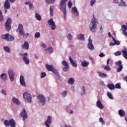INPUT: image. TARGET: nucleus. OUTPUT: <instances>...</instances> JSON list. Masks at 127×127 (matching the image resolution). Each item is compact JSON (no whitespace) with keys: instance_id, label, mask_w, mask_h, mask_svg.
<instances>
[{"instance_id":"f257e3e1","label":"nucleus","mask_w":127,"mask_h":127,"mask_svg":"<svg viewBox=\"0 0 127 127\" xmlns=\"http://www.w3.org/2000/svg\"><path fill=\"white\" fill-rule=\"evenodd\" d=\"M93 18L92 19L90 24H89V28L90 31L92 32H96V30L98 27H97V24L98 23V19L95 17V15H93Z\"/></svg>"},{"instance_id":"f03ea898","label":"nucleus","mask_w":127,"mask_h":127,"mask_svg":"<svg viewBox=\"0 0 127 127\" xmlns=\"http://www.w3.org/2000/svg\"><path fill=\"white\" fill-rule=\"evenodd\" d=\"M68 0H61L60 2V9L64 13V17L66 20L67 16V10L66 9V2Z\"/></svg>"},{"instance_id":"7ed1b4c3","label":"nucleus","mask_w":127,"mask_h":127,"mask_svg":"<svg viewBox=\"0 0 127 127\" xmlns=\"http://www.w3.org/2000/svg\"><path fill=\"white\" fill-rule=\"evenodd\" d=\"M23 97L25 103H26L27 104H30L32 101V98L30 96V94L28 93L27 92H25L23 93Z\"/></svg>"},{"instance_id":"20e7f679","label":"nucleus","mask_w":127,"mask_h":127,"mask_svg":"<svg viewBox=\"0 0 127 127\" xmlns=\"http://www.w3.org/2000/svg\"><path fill=\"white\" fill-rule=\"evenodd\" d=\"M19 56H22L23 61L24 63L26 64V65L29 64V63H30V61H29V59L28 57H27V56H28V54L27 53H25L24 54L20 53L19 54Z\"/></svg>"},{"instance_id":"39448f33","label":"nucleus","mask_w":127,"mask_h":127,"mask_svg":"<svg viewBox=\"0 0 127 127\" xmlns=\"http://www.w3.org/2000/svg\"><path fill=\"white\" fill-rule=\"evenodd\" d=\"M8 75L11 82L14 81V76H15V72L13 71V69L9 68L8 69Z\"/></svg>"},{"instance_id":"423d86ee","label":"nucleus","mask_w":127,"mask_h":127,"mask_svg":"<svg viewBox=\"0 0 127 127\" xmlns=\"http://www.w3.org/2000/svg\"><path fill=\"white\" fill-rule=\"evenodd\" d=\"M12 22V20H11V18H8L6 22L4 24L5 29L7 31H9L10 30V28H11V23Z\"/></svg>"},{"instance_id":"0eeeda50","label":"nucleus","mask_w":127,"mask_h":127,"mask_svg":"<svg viewBox=\"0 0 127 127\" xmlns=\"http://www.w3.org/2000/svg\"><path fill=\"white\" fill-rule=\"evenodd\" d=\"M115 64L116 66H118L116 69L117 72H118V73L122 72V71H123V69H124V66H123L122 61H119L118 62H115Z\"/></svg>"},{"instance_id":"6e6552de","label":"nucleus","mask_w":127,"mask_h":127,"mask_svg":"<svg viewBox=\"0 0 127 127\" xmlns=\"http://www.w3.org/2000/svg\"><path fill=\"white\" fill-rule=\"evenodd\" d=\"M38 100H39L40 104L42 106H45L46 104V100H45V97L42 95H39L37 97Z\"/></svg>"},{"instance_id":"1a4fd4ad","label":"nucleus","mask_w":127,"mask_h":127,"mask_svg":"<svg viewBox=\"0 0 127 127\" xmlns=\"http://www.w3.org/2000/svg\"><path fill=\"white\" fill-rule=\"evenodd\" d=\"M48 23L49 24V25H51V29L52 30H55V28H56V25L53 20V18H51V19H49L48 21Z\"/></svg>"},{"instance_id":"9d476101","label":"nucleus","mask_w":127,"mask_h":127,"mask_svg":"<svg viewBox=\"0 0 127 127\" xmlns=\"http://www.w3.org/2000/svg\"><path fill=\"white\" fill-rule=\"evenodd\" d=\"M87 48L89 50H94L95 48L94 47V45L93 44V41L91 38V37H89L88 38V43L87 44Z\"/></svg>"},{"instance_id":"9b49d317","label":"nucleus","mask_w":127,"mask_h":127,"mask_svg":"<svg viewBox=\"0 0 127 127\" xmlns=\"http://www.w3.org/2000/svg\"><path fill=\"white\" fill-rule=\"evenodd\" d=\"M19 116L21 118H22L23 121H25L27 119V113L25 109H23V111L20 113Z\"/></svg>"},{"instance_id":"f8f14e48","label":"nucleus","mask_w":127,"mask_h":127,"mask_svg":"<svg viewBox=\"0 0 127 127\" xmlns=\"http://www.w3.org/2000/svg\"><path fill=\"white\" fill-rule=\"evenodd\" d=\"M17 30H18L19 33L20 35H23L24 32L23 31V25L22 24H19L18 25Z\"/></svg>"},{"instance_id":"ddd939ff","label":"nucleus","mask_w":127,"mask_h":127,"mask_svg":"<svg viewBox=\"0 0 127 127\" xmlns=\"http://www.w3.org/2000/svg\"><path fill=\"white\" fill-rule=\"evenodd\" d=\"M19 80L20 83L21 84V86H22L23 87H25V86H26V84H25L24 76L23 75H20Z\"/></svg>"},{"instance_id":"4468645a","label":"nucleus","mask_w":127,"mask_h":127,"mask_svg":"<svg viewBox=\"0 0 127 127\" xmlns=\"http://www.w3.org/2000/svg\"><path fill=\"white\" fill-rule=\"evenodd\" d=\"M0 79L2 80L4 82H6L7 80V75L5 73H2L0 75Z\"/></svg>"},{"instance_id":"2eb2a0df","label":"nucleus","mask_w":127,"mask_h":127,"mask_svg":"<svg viewBox=\"0 0 127 127\" xmlns=\"http://www.w3.org/2000/svg\"><path fill=\"white\" fill-rule=\"evenodd\" d=\"M69 59L70 62V64H71L72 67H75V68L77 67V63L74 62V60L72 59V57L71 56L69 57Z\"/></svg>"},{"instance_id":"dca6fc26","label":"nucleus","mask_w":127,"mask_h":127,"mask_svg":"<svg viewBox=\"0 0 127 127\" xmlns=\"http://www.w3.org/2000/svg\"><path fill=\"white\" fill-rule=\"evenodd\" d=\"M4 8L9 9L10 8V3L8 0H6L4 3Z\"/></svg>"},{"instance_id":"f3484780","label":"nucleus","mask_w":127,"mask_h":127,"mask_svg":"<svg viewBox=\"0 0 127 127\" xmlns=\"http://www.w3.org/2000/svg\"><path fill=\"white\" fill-rule=\"evenodd\" d=\"M96 106L99 109H100V110H103L104 109V105L102 104L100 99H98V101L96 102Z\"/></svg>"},{"instance_id":"a211bd4d","label":"nucleus","mask_w":127,"mask_h":127,"mask_svg":"<svg viewBox=\"0 0 127 127\" xmlns=\"http://www.w3.org/2000/svg\"><path fill=\"white\" fill-rule=\"evenodd\" d=\"M73 109H74V106H73V104H69L66 107V110L67 113H69V111H70L71 110H73Z\"/></svg>"},{"instance_id":"6ab92c4d","label":"nucleus","mask_w":127,"mask_h":127,"mask_svg":"<svg viewBox=\"0 0 127 127\" xmlns=\"http://www.w3.org/2000/svg\"><path fill=\"white\" fill-rule=\"evenodd\" d=\"M72 11H73V13L74 14V15L75 16H78L79 15V12L78 11V10L77 9V7H73L71 9Z\"/></svg>"},{"instance_id":"aec40b11","label":"nucleus","mask_w":127,"mask_h":127,"mask_svg":"<svg viewBox=\"0 0 127 127\" xmlns=\"http://www.w3.org/2000/svg\"><path fill=\"white\" fill-rule=\"evenodd\" d=\"M99 77H100V78H107V74L105 73H103L101 71H98L97 72Z\"/></svg>"},{"instance_id":"412c9836","label":"nucleus","mask_w":127,"mask_h":127,"mask_svg":"<svg viewBox=\"0 0 127 127\" xmlns=\"http://www.w3.org/2000/svg\"><path fill=\"white\" fill-rule=\"evenodd\" d=\"M89 64H90V62L88 61H84L81 62V65L82 67H88Z\"/></svg>"},{"instance_id":"4be33fe9","label":"nucleus","mask_w":127,"mask_h":127,"mask_svg":"<svg viewBox=\"0 0 127 127\" xmlns=\"http://www.w3.org/2000/svg\"><path fill=\"white\" fill-rule=\"evenodd\" d=\"M12 102L16 105H20V101L15 97H13L12 98Z\"/></svg>"},{"instance_id":"5701e85b","label":"nucleus","mask_w":127,"mask_h":127,"mask_svg":"<svg viewBox=\"0 0 127 127\" xmlns=\"http://www.w3.org/2000/svg\"><path fill=\"white\" fill-rule=\"evenodd\" d=\"M9 126L11 127H16L15 121H14V120H13V119L9 120Z\"/></svg>"},{"instance_id":"b1692460","label":"nucleus","mask_w":127,"mask_h":127,"mask_svg":"<svg viewBox=\"0 0 127 127\" xmlns=\"http://www.w3.org/2000/svg\"><path fill=\"white\" fill-rule=\"evenodd\" d=\"M45 51L47 54L50 53V54H51L52 53H53V49L52 48V47H50L48 48L47 49L45 50Z\"/></svg>"},{"instance_id":"393cba45","label":"nucleus","mask_w":127,"mask_h":127,"mask_svg":"<svg viewBox=\"0 0 127 127\" xmlns=\"http://www.w3.org/2000/svg\"><path fill=\"white\" fill-rule=\"evenodd\" d=\"M118 114L121 118H123V117H125L126 116V113L123 110H120L118 111Z\"/></svg>"},{"instance_id":"a878e982","label":"nucleus","mask_w":127,"mask_h":127,"mask_svg":"<svg viewBox=\"0 0 127 127\" xmlns=\"http://www.w3.org/2000/svg\"><path fill=\"white\" fill-rule=\"evenodd\" d=\"M67 83L69 85H73V84L75 83V79L73 77L69 78L68 79Z\"/></svg>"},{"instance_id":"bb28decb","label":"nucleus","mask_w":127,"mask_h":127,"mask_svg":"<svg viewBox=\"0 0 127 127\" xmlns=\"http://www.w3.org/2000/svg\"><path fill=\"white\" fill-rule=\"evenodd\" d=\"M22 47L23 49H28V48H29V44H28V42H25L24 44L22 45Z\"/></svg>"},{"instance_id":"cd10ccee","label":"nucleus","mask_w":127,"mask_h":127,"mask_svg":"<svg viewBox=\"0 0 127 127\" xmlns=\"http://www.w3.org/2000/svg\"><path fill=\"white\" fill-rule=\"evenodd\" d=\"M123 56L125 59H127V48L124 49L122 51Z\"/></svg>"},{"instance_id":"c85d7f7f","label":"nucleus","mask_w":127,"mask_h":127,"mask_svg":"<svg viewBox=\"0 0 127 127\" xmlns=\"http://www.w3.org/2000/svg\"><path fill=\"white\" fill-rule=\"evenodd\" d=\"M77 39L79 40H83V41H84V40H85V36L83 34H80L77 35Z\"/></svg>"},{"instance_id":"c756f323","label":"nucleus","mask_w":127,"mask_h":127,"mask_svg":"<svg viewBox=\"0 0 127 127\" xmlns=\"http://www.w3.org/2000/svg\"><path fill=\"white\" fill-rule=\"evenodd\" d=\"M46 67L47 68V70H48V71H52L53 72V71H54V69L53 68V67L52 66V65H49V64H46Z\"/></svg>"},{"instance_id":"7c9ffc66","label":"nucleus","mask_w":127,"mask_h":127,"mask_svg":"<svg viewBox=\"0 0 127 127\" xmlns=\"http://www.w3.org/2000/svg\"><path fill=\"white\" fill-rule=\"evenodd\" d=\"M35 16L39 21H41L42 20V17H41V15L37 13H36L35 14Z\"/></svg>"},{"instance_id":"2f4dec72","label":"nucleus","mask_w":127,"mask_h":127,"mask_svg":"<svg viewBox=\"0 0 127 127\" xmlns=\"http://www.w3.org/2000/svg\"><path fill=\"white\" fill-rule=\"evenodd\" d=\"M9 37V34H5L4 35H2L1 36V38H2V39H5V40H6V41H8Z\"/></svg>"},{"instance_id":"473e14b6","label":"nucleus","mask_w":127,"mask_h":127,"mask_svg":"<svg viewBox=\"0 0 127 127\" xmlns=\"http://www.w3.org/2000/svg\"><path fill=\"white\" fill-rule=\"evenodd\" d=\"M112 38L114 44H115V45H120V44H121V42H120L119 40H116V39H115V38L113 36H112Z\"/></svg>"},{"instance_id":"72a5a7b5","label":"nucleus","mask_w":127,"mask_h":127,"mask_svg":"<svg viewBox=\"0 0 127 127\" xmlns=\"http://www.w3.org/2000/svg\"><path fill=\"white\" fill-rule=\"evenodd\" d=\"M53 8H54V7L53 6H50V16H53V13L54 12V10H53Z\"/></svg>"},{"instance_id":"f704fd0d","label":"nucleus","mask_w":127,"mask_h":127,"mask_svg":"<svg viewBox=\"0 0 127 127\" xmlns=\"http://www.w3.org/2000/svg\"><path fill=\"white\" fill-rule=\"evenodd\" d=\"M119 6H127V3L124 1V0H121L120 3L119 4Z\"/></svg>"},{"instance_id":"c9c22d12","label":"nucleus","mask_w":127,"mask_h":127,"mask_svg":"<svg viewBox=\"0 0 127 127\" xmlns=\"http://www.w3.org/2000/svg\"><path fill=\"white\" fill-rule=\"evenodd\" d=\"M3 49H4V51L6 52V53H9V52H10V49H9L8 47L4 46Z\"/></svg>"},{"instance_id":"e433bc0d","label":"nucleus","mask_w":127,"mask_h":127,"mask_svg":"<svg viewBox=\"0 0 127 127\" xmlns=\"http://www.w3.org/2000/svg\"><path fill=\"white\" fill-rule=\"evenodd\" d=\"M61 95L62 98H66L67 96V91L66 90H64L62 92Z\"/></svg>"},{"instance_id":"4c0bfd02","label":"nucleus","mask_w":127,"mask_h":127,"mask_svg":"<svg viewBox=\"0 0 127 127\" xmlns=\"http://www.w3.org/2000/svg\"><path fill=\"white\" fill-rule=\"evenodd\" d=\"M107 87L110 90H114V89H115V85H114V84H108Z\"/></svg>"},{"instance_id":"58836bf2","label":"nucleus","mask_w":127,"mask_h":127,"mask_svg":"<svg viewBox=\"0 0 127 127\" xmlns=\"http://www.w3.org/2000/svg\"><path fill=\"white\" fill-rule=\"evenodd\" d=\"M107 95L108 98L110 99V100H113V99H114V98L113 97V95L112 94V93H111V92H107Z\"/></svg>"},{"instance_id":"ea45409f","label":"nucleus","mask_w":127,"mask_h":127,"mask_svg":"<svg viewBox=\"0 0 127 127\" xmlns=\"http://www.w3.org/2000/svg\"><path fill=\"white\" fill-rule=\"evenodd\" d=\"M69 68L70 67L69 66V65L64 66L63 68V70L64 71V72H68V71H69Z\"/></svg>"},{"instance_id":"a19ab883","label":"nucleus","mask_w":127,"mask_h":127,"mask_svg":"<svg viewBox=\"0 0 127 127\" xmlns=\"http://www.w3.org/2000/svg\"><path fill=\"white\" fill-rule=\"evenodd\" d=\"M46 3L48 4H51V3H54L55 2V0H45Z\"/></svg>"},{"instance_id":"79ce46f5","label":"nucleus","mask_w":127,"mask_h":127,"mask_svg":"<svg viewBox=\"0 0 127 127\" xmlns=\"http://www.w3.org/2000/svg\"><path fill=\"white\" fill-rule=\"evenodd\" d=\"M53 72L54 74H55V75L57 76V77H58V78H60V74H59V72H58V71H57V70L54 69Z\"/></svg>"},{"instance_id":"37998d69","label":"nucleus","mask_w":127,"mask_h":127,"mask_svg":"<svg viewBox=\"0 0 127 127\" xmlns=\"http://www.w3.org/2000/svg\"><path fill=\"white\" fill-rule=\"evenodd\" d=\"M4 125L6 127H9V121H8L7 120H5L4 121Z\"/></svg>"},{"instance_id":"c03bdc74","label":"nucleus","mask_w":127,"mask_h":127,"mask_svg":"<svg viewBox=\"0 0 127 127\" xmlns=\"http://www.w3.org/2000/svg\"><path fill=\"white\" fill-rule=\"evenodd\" d=\"M46 122H48L49 123H52V117L51 116H48L47 117V119Z\"/></svg>"},{"instance_id":"a18cd8bd","label":"nucleus","mask_w":127,"mask_h":127,"mask_svg":"<svg viewBox=\"0 0 127 127\" xmlns=\"http://www.w3.org/2000/svg\"><path fill=\"white\" fill-rule=\"evenodd\" d=\"M14 40V37L9 35L7 41H13Z\"/></svg>"},{"instance_id":"49530a36","label":"nucleus","mask_w":127,"mask_h":127,"mask_svg":"<svg viewBox=\"0 0 127 127\" xmlns=\"http://www.w3.org/2000/svg\"><path fill=\"white\" fill-rule=\"evenodd\" d=\"M120 30H122V31H124V30L125 31L127 30V26H126L125 24L122 25V28L120 29Z\"/></svg>"},{"instance_id":"de8ad7c7","label":"nucleus","mask_w":127,"mask_h":127,"mask_svg":"<svg viewBox=\"0 0 127 127\" xmlns=\"http://www.w3.org/2000/svg\"><path fill=\"white\" fill-rule=\"evenodd\" d=\"M104 70L106 71H111V67L109 65H106L104 67Z\"/></svg>"},{"instance_id":"09e8293b","label":"nucleus","mask_w":127,"mask_h":127,"mask_svg":"<svg viewBox=\"0 0 127 127\" xmlns=\"http://www.w3.org/2000/svg\"><path fill=\"white\" fill-rule=\"evenodd\" d=\"M99 122H100L101 124H102V125H105L106 124V123L105 122V121H104V119H103V118L101 117L99 118Z\"/></svg>"},{"instance_id":"8fccbe9b","label":"nucleus","mask_w":127,"mask_h":127,"mask_svg":"<svg viewBox=\"0 0 127 127\" xmlns=\"http://www.w3.org/2000/svg\"><path fill=\"white\" fill-rule=\"evenodd\" d=\"M40 77L41 79H43V78L46 77V73L44 72H41L40 74Z\"/></svg>"},{"instance_id":"3c124183","label":"nucleus","mask_w":127,"mask_h":127,"mask_svg":"<svg viewBox=\"0 0 127 127\" xmlns=\"http://www.w3.org/2000/svg\"><path fill=\"white\" fill-rule=\"evenodd\" d=\"M62 64L63 66H69V64L67 63V62H66V61H62Z\"/></svg>"},{"instance_id":"603ef678","label":"nucleus","mask_w":127,"mask_h":127,"mask_svg":"<svg viewBox=\"0 0 127 127\" xmlns=\"http://www.w3.org/2000/svg\"><path fill=\"white\" fill-rule=\"evenodd\" d=\"M114 54L115 56H120V55H122V52L120 51H118L116 52Z\"/></svg>"},{"instance_id":"864d4df0","label":"nucleus","mask_w":127,"mask_h":127,"mask_svg":"<svg viewBox=\"0 0 127 127\" xmlns=\"http://www.w3.org/2000/svg\"><path fill=\"white\" fill-rule=\"evenodd\" d=\"M35 38H39L40 37V33L36 32L34 36Z\"/></svg>"},{"instance_id":"5fc2aeb1","label":"nucleus","mask_w":127,"mask_h":127,"mask_svg":"<svg viewBox=\"0 0 127 127\" xmlns=\"http://www.w3.org/2000/svg\"><path fill=\"white\" fill-rule=\"evenodd\" d=\"M3 20V15H2V12L1 10H0V21H2Z\"/></svg>"},{"instance_id":"6e6d98bb","label":"nucleus","mask_w":127,"mask_h":127,"mask_svg":"<svg viewBox=\"0 0 127 127\" xmlns=\"http://www.w3.org/2000/svg\"><path fill=\"white\" fill-rule=\"evenodd\" d=\"M45 125L46 127H50V125H51V122H48L47 121H45Z\"/></svg>"},{"instance_id":"4d7b16f0","label":"nucleus","mask_w":127,"mask_h":127,"mask_svg":"<svg viewBox=\"0 0 127 127\" xmlns=\"http://www.w3.org/2000/svg\"><path fill=\"white\" fill-rule=\"evenodd\" d=\"M115 88H116V89H121V83H117L115 86Z\"/></svg>"},{"instance_id":"13d9d810","label":"nucleus","mask_w":127,"mask_h":127,"mask_svg":"<svg viewBox=\"0 0 127 127\" xmlns=\"http://www.w3.org/2000/svg\"><path fill=\"white\" fill-rule=\"evenodd\" d=\"M82 92H81V94L83 96V95H85L86 94V89H85V87H82Z\"/></svg>"},{"instance_id":"bf43d9fd","label":"nucleus","mask_w":127,"mask_h":127,"mask_svg":"<svg viewBox=\"0 0 127 127\" xmlns=\"http://www.w3.org/2000/svg\"><path fill=\"white\" fill-rule=\"evenodd\" d=\"M21 35H22V36H23V37H24L25 38H27V37L29 36V34L28 33H27L25 34H24H24Z\"/></svg>"},{"instance_id":"052dcab7","label":"nucleus","mask_w":127,"mask_h":127,"mask_svg":"<svg viewBox=\"0 0 127 127\" xmlns=\"http://www.w3.org/2000/svg\"><path fill=\"white\" fill-rule=\"evenodd\" d=\"M29 8L30 10H31V9H32V8H34V6H33V4H32V3H30L29 4Z\"/></svg>"},{"instance_id":"680f3d73","label":"nucleus","mask_w":127,"mask_h":127,"mask_svg":"<svg viewBox=\"0 0 127 127\" xmlns=\"http://www.w3.org/2000/svg\"><path fill=\"white\" fill-rule=\"evenodd\" d=\"M95 2H96V0H90V5L93 6L94 4H95Z\"/></svg>"},{"instance_id":"e2e57ef3","label":"nucleus","mask_w":127,"mask_h":127,"mask_svg":"<svg viewBox=\"0 0 127 127\" xmlns=\"http://www.w3.org/2000/svg\"><path fill=\"white\" fill-rule=\"evenodd\" d=\"M66 37L68 40H71V39H72V35L71 34H68Z\"/></svg>"},{"instance_id":"0e129e2a","label":"nucleus","mask_w":127,"mask_h":127,"mask_svg":"<svg viewBox=\"0 0 127 127\" xmlns=\"http://www.w3.org/2000/svg\"><path fill=\"white\" fill-rule=\"evenodd\" d=\"M68 8H71L72 7V2L71 0H69L68 2Z\"/></svg>"},{"instance_id":"69168bd1","label":"nucleus","mask_w":127,"mask_h":127,"mask_svg":"<svg viewBox=\"0 0 127 127\" xmlns=\"http://www.w3.org/2000/svg\"><path fill=\"white\" fill-rule=\"evenodd\" d=\"M105 56H106V55L104 54V53H102L99 55V57H101V58L103 57H105Z\"/></svg>"},{"instance_id":"338daca9","label":"nucleus","mask_w":127,"mask_h":127,"mask_svg":"<svg viewBox=\"0 0 127 127\" xmlns=\"http://www.w3.org/2000/svg\"><path fill=\"white\" fill-rule=\"evenodd\" d=\"M1 93L2 94H3V95H4L5 96H6V91H5V90H1Z\"/></svg>"},{"instance_id":"774afa93","label":"nucleus","mask_w":127,"mask_h":127,"mask_svg":"<svg viewBox=\"0 0 127 127\" xmlns=\"http://www.w3.org/2000/svg\"><path fill=\"white\" fill-rule=\"evenodd\" d=\"M122 31H123V33L124 35L125 36H127V32L126 31H125V30Z\"/></svg>"}]
</instances>
